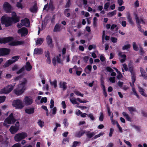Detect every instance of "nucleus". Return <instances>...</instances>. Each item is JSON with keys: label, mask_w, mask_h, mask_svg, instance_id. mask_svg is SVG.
Segmentation results:
<instances>
[{"label": "nucleus", "mask_w": 147, "mask_h": 147, "mask_svg": "<svg viewBox=\"0 0 147 147\" xmlns=\"http://www.w3.org/2000/svg\"><path fill=\"white\" fill-rule=\"evenodd\" d=\"M13 38L12 36H9L3 38H0V43L5 44L9 42V45L10 46H16L23 44L24 42L22 41H13Z\"/></svg>", "instance_id": "f257e3e1"}, {"label": "nucleus", "mask_w": 147, "mask_h": 147, "mask_svg": "<svg viewBox=\"0 0 147 147\" xmlns=\"http://www.w3.org/2000/svg\"><path fill=\"white\" fill-rule=\"evenodd\" d=\"M16 121V120L13 116V113H11L5 119L4 123H3L4 126L8 127L9 125L8 124H13Z\"/></svg>", "instance_id": "f03ea898"}, {"label": "nucleus", "mask_w": 147, "mask_h": 147, "mask_svg": "<svg viewBox=\"0 0 147 147\" xmlns=\"http://www.w3.org/2000/svg\"><path fill=\"white\" fill-rule=\"evenodd\" d=\"M1 20L2 24L4 25L6 27L11 26L13 24L10 17L3 16L1 18Z\"/></svg>", "instance_id": "7ed1b4c3"}, {"label": "nucleus", "mask_w": 147, "mask_h": 147, "mask_svg": "<svg viewBox=\"0 0 147 147\" xmlns=\"http://www.w3.org/2000/svg\"><path fill=\"white\" fill-rule=\"evenodd\" d=\"M26 82V79H23L22 82L18 86L17 88L14 90L13 92H24L26 88L25 86Z\"/></svg>", "instance_id": "20e7f679"}, {"label": "nucleus", "mask_w": 147, "mask_h": 147, "mask_svg": "<svg viewBox=\"0 0 147 147\" xmlns=\"http://www.w3.org/2000/svg\"><path fill=\"white\" fill-rule=\"evenodd\" d=\"M12 106L16 109H22L24 107L22 101L20 99L13 100L12 102Z\"/></svg>", "instance_id": "39448f33"}, {"label": "nucleus", "mask_w": 147, "mask_h": 147, "mask_svg": "<svg viewBox=\"0 0 147 147\" xmlns=\"http://www.w3.org/2000/svg\"><path fill=\"white\" fill-rule=\"evenodd\" d=\"M20 56H15L12 57V59H9L7 60L3 65L4 67H6L9 66L10 65L17 61L19 59Z\"/></svg>", "instance_id": "423d86ee"}, {"label": "nucleus", "mask_w": 147, "mask_h": 147, "mask_svg": "<svg viewBox=\"0 0 147 147\" xmlns=\"http://www.w3.org/2000/svg\"><path fill=\"white\" fill-rule=\"evenodd\" d=\"M26 133L22 132L16 134L14 137L15 140L17 142H19L27 137Z\"/></svg>", "instance_id": "0eeeda50"}, {"label": "nucleus", "mask_w": 147, "mask_h": 147, "mask_svg": "<svg viewBox=\"0 0 147 147\" xmlns=\"http://www.w3.org/2000/svg\"><path fill=\"white\" fill-rule=\"evenodd\" d=\"M12 24H15L19 22L20 17L19 16H18L16 13L14 11L11 13V17H10Z\"/></svg>", "instance_id": "6e6552de"}, {"label": "nucleus", "mask_w": 147, "mask_h": 147, "mask_svg": "<svg viewBox=\"0 0 147 147\" xmlns=\"http://www.w3.org/2000/svg\"><path fill=\"white\" fill-rule=\"evenodd\" d=\"M4 9L6 13H10L11 12L12 7L7 2H5L3 5Z\"/></svg>", "instance_id": "1a4fd4ad"}, {"label": "nucleus", "mask_w": 147, "mask_h": 147, "mask_svg": "<svg viewBox=\"0 0 147 147\" xmlns=\"http://www.w3.org/2000/svg\"><path fill=\"white\" fill-rule=\"evenodd\" d=\"M10 49L5 48H0V56L7 55L9 54Z\"/></svg>", "instance_id": "9d476101"}, {"label": "nucleus", "mask_w": 147, "mask_h": 147, "mask_svg": "<svg viewBox=\"0 0 147 147\" xmlns=\"http://www.w3.org/2000/svg\"><path fill=\"white\" fill-rule=\"evenodd\" d=\"M18 32L22 36H25L28 32V29L25 27H22L18 30Z\"/></svg>", "instance_id": "9b49d317"}, {"label": "nucleus", "mask_w": 147, "mask_h": 147, "mask_svg": "<svg viewBox=\"0 0 147 147\" xmlns=\"http://www.w3.org/2000/svg\"><path fill=\"white\" fill-rule=\"evenodd\" d=\"M14 86L15 85L13 86L11 84L8 85L1 89L0 92H11L13 89Z\"/></svg>", "instance_id": "f8f14e48"}, {"label": "nucleus", "mask_w": 147, "mask_h": 147, "mask_svg": "<svg viewBox=\"0 0 147 147\" xmlns=\"http://www.w3.org/2000/svg\"><path fill=\"white\" fill-rule=\"evenodd\" d=\"M46 42L47 45L51 48H53L54 47V45L53 43L52 38L51 36L48 35L46 38Z\"/></svg>", "instance_id": "ddd939ff"}, {"label": "nucleus", "mask_w": 147, "mask_h": 147, "mask_svg": "<svg viewBox=\"0 0 147 147\" xmlns=\"http://www.w3.org/2000/svg\"><path fill=\"white\" fill-rule=\"evenodd\" d=\"M33 100L32 98L26 96L24 100V102L25 105L26 106L30 105L33 103Z\"/></svg>", "instance_id": "4468645a"}, {"label": "nucleus", "mask_w": 147, "mask_h": 147, "mask_svg": "<svg viewBox=\"0 0 147 147\" xmlns=\"http://www.w3.org/2000/svg\"><path fill=\"white\" fill-rule=\"evenodd\" d=\"M67 84L65 82H60L59 84V87L62 88L63 91H64L67 88Z\"/></svg>", "instance_id": "2eb2a0df"}, {"label": "nucleus", "mask_w": 147, "mask_h": 147, "mask_svg": "<svg viewBox=\"0 0 147 147\" xmlns=\"http://www.w3.org/2000/svg\"><path fill=\"white\" fill-rule=\"evenodd\" d=\"M127 18V20L131 26H133L134 25V22L133 21L132 18L131 16V15L129 12H128L126 14Z\"/></svg>", "instance_id": "dca6fc26"}, {"label": "nucleus", "mask_w": 147, "mask_h": 147, "mask_svg": "<svg viewBox=\"0 0 147 147\" xmlns=\"http://www.w3.org/2000/svg\"><path fill=\"white\" fill-rule=\"evenodd\" d=\"M19 129V128H18L14 126H11L9 129V131L12 134H15Z\"/></svg>", "instance_id": "f3484780"}, {"label": "nucleus", "mask_w": 147, "mask_h": 147, "mask_svg": "<svg viewBox=\"0 0 147 147\" xmlns=\"http://www.w3.org/2000/svg\"><path fill=\"white\" fill-rule=\"evenodd\" d=\"M85 130H81L78 132H76L75 134V136L78 138H80L83 135L86 133Z\"/></svg>", "instance_id": "a211bd4d"}, {"label": "nucleus", "mask_w": 147, "mask_h": 147, "mask_svg": "<svg viewBox=\"0 0 147 147\" xmlns=\"http://www.w3.org/2000/svg\"><path fill=\"white\" fill-rule=\"evenodd\" d=\"M62 26L61 25L59 24H57L55 26L54 29V32H59L61 30L62 28H61Z\"/></svg>", "instance_id": "6ab92c4d"}, {"label": "nucleus", "mask_w": 147, "mask_h": 147, "mask_svg": "<svg viewBox=\"0 0 147 147\" xmlns=\"http://www.w3.org/2000/svg\"><path fill=\"white\" fill-rule=\"evenodd\" d=\"M43 53L42 49L41 48H35L34 52V54L41 55Z\"/></svg>", "instance_id": "aec40b11"}, {"label": "nucleus", "mask_w": 147, "mask_h": 147, "mask_svg": "<svg viewBox=\"0 0 147 147\" xmlns=\"http://www.w3.org/2000/svg\"><path fill=\"white\" fill-rule=\"evenodd\" d=\"M122 53L120 52L119 53V56H120L121 57L123 58L122 59H121L120 60V61L121 63H124L126 59V56L125 54L122 55Z\"/></svg>", "instance_id": "412c9836"}, {"label": "nucleus", "mask_w": 147, "mask_h": 147, "mask_svg": "<svg viewBox=\"0 0 147 147\" xmlns=\"http://www.w3.org/2000/svg\"><path fill=\"white\" fill-rule=\"evenodd\" d=\"M34 108H31L26 109L25 110V113L29 114L33 113L34 112Z\"/></svg>", "instance_id": "4be33fe9"}, {"label": "nucleus", "mask_w": 147, "mask_h": 147, "mask_svg": "<svg viewBox=\"0 0 147 147\" xmlns=\"http://www.w3.org/2000/svg\"><path fill=\"white\" fill-rule=\"evenodd\" d=\"M25 68L26 70L27 71H30L32 68V67L30 64L29 61H27L26 63Z\"/></svg>", "instance_id": "5701e85b"}, {"label": "nucleus", "mask_w": 147, "mask_h": 147, "mask_svg": "<svg viewBox=\"0 0 147 147\" xmlns=\"http://www.w3.org/2000/svg\"><path fill=\"white\" fill-rule=\"evenodd\" d=\"M86 135L87 137L89 138H91L95 134L94 132H92L90 133L89 131H86Z\"/></svg>", "instance_id": "b1692460"}, {"label": "nucleus", "mask_w": 147, "mask_h": 147, "mask_svg": "<svg viewBox=\"0 0 147 147\" xmlns=\"http://www.w3.org/2000/svg\"><path fill=\"white\" fill-rule=\"evenodd\" d=\"M92 70V66L90 65H88L85 68L84 71L87 74H89Z\"/></svg>", "instance_id": "393cba45"}, {"label": "nucleus", "mask_w": 147, "mask_h": 147, "mask_svg": "<svg viewBox=\"0 0 147 147\" xmlns=\"http://www.w3.org/2000/svg\"><path fill=\"white\" fill-rule=\"evenodd\" d=\"M70 11L69 9H66L64 10V15L67 18H69L70 16V13L69 12Z\"/></svg>", "instance_id": "a878e982"}, {"label": "nucleus", "mask_w": 147, "mask_h": 147, "mask_svg": "<svg viewBox=\"0 0 147 147\" xmlns=\"http://www.w3.org/2000/svg\"><path fill=\"white\" fill-rule=\"evenodd\" d=\"M30 11L32 13H36L37 10V7L36 5H34L33 7L30 9Z\"/></svg>", "instance_id": "bb28decb"}, {"label": "nucleus", "mask_w": 147, "mask_h": 147, "mask_svg": "<svg viewBox=\"0 0 147 147\" xmlns=\"http://www.w3.org/2000/svg\"><path fill=\"white\" fill-rule=\"evenodd\" d=\"M43 42V38H39L36 41V45H41Z\"/></svg>", "instance_id": "cd10ccee"}, {"label": "nucleus", "mask_w": 147, "mask_h": 147, "mask_svg": "<svg viewBox=\"0 0 147 147\" xmlns=\"http://www.w3.org/2000/svg\"><path fill=\"white\" fill-rule=\"evenodd\" d=\"M132 45L133 49L136 51H138L139 50V48L138 45L135 42H134L132 43Z\"/></svg>", "instance_id": "c85d7f7f"}, {"label": "nucleus", "mask_w": 147, "mask_h": 147, "mask_svg": "<svg viewBox=\"0 0 147 147\" xmlns=\"http://www.w3.org/2000/svg\"><path fill=\"white\" fill-rule=\"evenodd\" d=\"M122 114L128 121H131V119L128 114H127L125 112H123L122 113Z\"/></svg>", "instance_id": "c756f323"}, {"label": "nucleus", "mask_w": 147, "mask_h": 147, "mask_svg": "<svg viewBox=\"0 0 147 147\" xmlns=\"http://www.w3.org/2000/svg\"><path fill=\"white\" fill-rule=\"evenodd\" d=\"M139 47V48L140 49L139 52L140 53V55H142L144 53V51L143 49V48L142 46V45L141 44L139 43L138 44Z\"/></svg>", "instance_id": "7c9ffc66"}, {"label": "nucleus", "mask_w": 147, "mask_h": 147, "mask_svg": "<svg viewBox=\"0 0 147 147\" xmlns=\"http://www.w3.org/2000/svg\"><path fill=\"white\" fill-rule=\"evenodd\" d=\"M131 79L132 83L134 85L136 80V76L135 73L131 74Z\"/></svg>", "instance_id": "2f4dec72"}, {"label": "nucleus", "mask_w": 147, "mask_h": 147, "mask_svg": "<svg viewBox=\"0 0 147 147\" xmlns=\"http://www.w3.org/2000/svg\"><path fill=\"white\" fill-rule=\"evenodd\" d=\"M23 0H20L19 2H17L16 4V6L19 9L21 8L22 9L23 8V6L21 3Z\"/></svg>", "instance_id": "473e14b6"}, {"label": "nucleus", "mask_w": 147, "mask_h": 147, "mask_svg": "<svg viewBox=\"0 0 147 147\" xmlns=\"http://www.w3.org/2000/svg\"><path fill=\"white\" fill-rule=\"evenodd\" d=\"M50 83L51 85L53 86L55 88H57V80H55L53 81H51L50 80Z\"/></svg>", "instance_id": "72a5a7b5"}, {"label": "nucleus", "mask_w": 147, "mask_h": 147, "mask_svg": "<svg viewBox=\"0 0 147 147\" xmlns=\"http://www.w3.org/2000/svg\"><path fill=\"white\" fill-rule=\"evenodd\" d=\"M131 47L130 45L129 44L125 45L122 47V49L123 50H128Z\"/></svg>", "instance_id": "f704fd0d"}, {"label": "nucleus", "mask_w": 147, "mask_h": 147, "mask_svg": "<svg viewBox=\"0 0 147 147\" xmlns=\"http://www.w3.org/2000/svg\"><path fill=\"white\" fill-rule=\"evenodd\" d=\"M127 109L131 113L132 112L136 111V110L135 108H134L133 107H127Z\"/></svg>", "instance_id": "c9c22d12"}, {"label": "nucleus", "mask_w": 147, "mask_h": 147, "mask_svg": "<svg viewBox=\"0 0 147 147\" xmlns=\"http://www.w3.org/2000/svg\"><path fill=\"white\" fill-rule=\"evenodd\" d=\"M37 123L38 125L41 127H42L43 126H44V122L40 119L38 120L37 122Z\"/></svg>", "instance_id": "e433bc0d"}, {"label": "nucleus", "mask_w": 147, "mask_h": 147, "mask_svg": "<svg viewBox=\"0 0 147 147\" xmlns=\"http://www.w3.org/2000/svg\"><path fill=\"white\" fill-rule=\"evenodd\" d=\"M70 101L74 105L77 104L79 105V103L76 101V99L75 98L74 99H70Z\"/></svg>", "instance_id": "4c0bfd02"}, {"label": "nucleus", "mask_w": 147, "mask_h": 147, "mask_svg": "<svg viewBox=\"0 0 147 147\" xmlns=\"http://www.w3.org/2000/svg\"><path fill=\"white\" fill-rule=\"evenodd\" d=\"M80 143V142L74 141L73 143L72 147H76L77 146H79Z\"/></svg>", "instance_id": "58836bf2"}, {"label": "nucleus", "mask_w": 147, "mask_h": 147, "mask_svg": "<svg viewBox=\"0 0 147 147\" xmlns=\"http://www.w3.org/2000/svg\"><path fill=\"white\" fill-rule=\"evenodd\" d=\"M63 123L65 127H67L68 126L69 123L68 122L67 119H65L63 120Z\"/></svg>", "instance_id": "ea45409f"}, {"label": "nucleus", "mask_w": 147, "mask_h": 147, "mask_svg": "<svg viewBox=\"0 0 147 147\" xmlns=\"http://www.w3.org/2000/svg\"><path fill=\"white\" fill-rule=\"evenodd\" d=\"M116 14V11L114 10V11L109 12L107 13L108 15H109L110 16L112 17L115 15Z\"/></svg>", "instance_id": "a19ab883"}, {"label": "nucleus", "mask_w": 147, "mask_h": 147, "mask_svg": "<svg viewBox=\"0 0 147 147\" xmlns=\"http://www.w3.org/2000/svg\"><path fill=\"white\" fill-rule=\"evenodd\" d=\"M0 142L1 144H3L6 143L7 144H8V143L6 141H3V136L1 135H0Z\"/></svg>", "instance_id": "79ce46f5"}, {"label": "nucleus", "mask_w": 147, "mask_h": 147, "mask_svg": "<svg viewBox=\"0 0 147 147\" xmlns=\"http://www.w3.org/2000/svg\"><path fill=\"white\" fill-rule=\"evenodd\" d=\"M49 8L52 11L54 10V7L53 6V3L51 2V0H50Z\"/></svg>", "instance_id": "37998d69"}, {"label": "nucleus", "mask_w": 147, "mask_h": 147, "mask_svg": "<svg viewBox=\"0 0 147 147\" xmlns=\"http://www.w3.org/2000/svg\"><path fill=\"white\" fill-rule=\"evenodd\" d=\"M104 119V115L102 112L100 113V115L99 117V120L100 121H103Z\"/></svg>", "instance_id": "c03bdc74"}, {"label": "nucleus", "mask_w": 147, "mask_h": 147, "mask_svg": "<svg viewBox=\"0 0 147 147\" xmlns=\"http://www.w3.org/2000/svg\"><path fill=\"white\" fill-rule=\"evenodd\" d=\"M104 134V133H100L99 134L95 135L93 138L94 139H96L100 137L101 136H102Z\"/></svg>", "instance_id": "a18cd8bd"}, {"label": "nucleus", "mask_w": 147, "mask_h": 147, "mask_svg": "<svg viewBox=\"0 0 147 147\" xmlns=\"http://www.w3.org/2000/svg\"><path fill=\"white\" fill-rule=\"evenodd\" d=\"M25 70V67H23L20 69L18 71L16 72V74H19L21 73L23 71Z\"/></svg>", "instance_id": "49530a36"}, {"label": "nucleus", "mask_w": 147, "mask_h": 147, "mask_svg": "<svg viewBox=\"0 0 147 147\" xmlns=\"http://www.w3.org/2000/svg\"><path fill=\"white\" fill-rule=\"evenodd\" d=\"M5 96H0V104L3 102L5 100Z\"/></svg>", "instance_id": "de8ad7c7"}, {"label": "nucleus", "mask_w": 147, "mask_h": 147, "mask_svg": "<svg viewBox=\"0 0 147 147\" xmlns=\"http://www.w3.org/2000/svg\"><path fill=\"white\" fill-rule=\"evenodd\" d=\"M114 131V129L113 128H111L110 129V132L109 134V136L111 137L112 136V134Z\"/></svg>", "instance_id": "09e8293b"}, {"label": "nucleus", "mask_w": 147, "mask_h": 147, "mask_svg": "<svg viewBox=\"0 0 147 147\" xmlns=\"http://www.w3.org/2000/svg\"><path fill=\"white\" fill-rule=\"evenodd\" d=\"M71 4V0H68L65 5V7H69L70 6Z\"/></svg>", "instance_id": "8fccbe9b"}, {"label": "nucleus", "mask_w": 147, "mask_h": 147, "mask_svg": "<svg viewBox=\"0 0 147 147\" xmlns=\"http://www.w3.org/2000/svg\"><path fill=\"white\" fill-rule=\"evenodd\" d=\"M133 69L134 68L132 66H129V72L131 73V74H132V73H135L133 71Z\"/></svg>", "instance_id": "3c124183"}, {"label": "nucleus", "mask_w": 147, "mask_h": 147, "mask_svg": "<svg viewBox=\"0 0 147 147\" xmlns=\"http://www.w3.org/2000/svg\"><path fill=\"white\" fill-rule=\"evenodd\" d=\"M139 21L140 24L141 23L145 25L146 24L144 20L143 19L142 17H140L139 19Z\"/></svg>", "instance_id": "603ef678"}, {"label": "nucleus", "mask_w": 147, "mask_h": 147, "mask_svg": "<svg viewBox=\"0 0 147 147\" xmlns=\"http://www.w3.org/2000/svg\"><path fill=\"white\" fill-rule=\"evenodd\" d=\"M51 111H52V114L54 115H55L56 114L57 111L56 107H53L51 110Z\"/></svg>", "instance_id": "864d4df0"}, {"label": "nucleus", "mask_w": 147, "mask_h": 147, "mask_svg": "<svg viewBox=\"0 0 147 147\" xmlns=\"http://www.w3.org/2000/svg\"><path fill=\"white\" fill-rule=\"evenodd\" d=\"M47 101V99L46 97H45L44 98H42L40 100V102L42 103L43 102L46 103Z\"/></svg>", "instance_id": "5fc2aeb1"}, {"label": "nucleus", "mask_w": 147, "mask_h": 147, "mask_svg": "<svg viewBox=\"0 0 147 147\" xmlns=\"http://www.w3.org/2000/svg\"><path fill=\"white\" fill-rule=\"evenodd\" d=\"M109 80L111 82L113 83H115V78L114 77H110Z\"/></svg>", "instance_id": "6e6d98bb"}, {"label": "nucleus", "mask_w": 147, "mask_h": 147, "mask_svg": "<svg viewBox=\"0 0 147 147\" xmlns=\"http://www.w3.org/2000/svg\"><path fill=\"white\" fill-rule=\"evenodd\" d=\"M141 75L144 78L147 80V74L145 71L143 73L141 74Z\"/></svg>", "instance_id": "4d7b16f0"}, {"label": "nucleus", "mask_w": 147, "mask_h": 147, "mask_svg": "<svg viewBox=\"0 0 147 147\" xmlns=\"http://www.w3.org/2000/svg\"><path fill=\"white\" fill-rule=\"evenodd\" d=\"M111 41L113 43H116L117 42V39L114 37H111Z\"/></svg>", "instance_id": "13d9d810"}, {"label": "nucleus", "mask_w": 147, "mask_h": 147, "mask_svg": "<svg viewBox=\"0 0 147 147\" xmlns=\"http://www.w3.org/2000/svg\"><path fill=\"white\" fill-rule=\"evenodd\" d=\"M106 69L107 71L109 72H111L113 71V70L110 67H107L106 68Z\"/></svg>", "instance_id": "bf43d9fd"}, {"label": "nucleus", "mask_w": 147, "mask_h": 147, "mask_svg": "<svg viewBox=\"0 0 147 147\" xmlns=\"http://www.w3.org/2000/svg\"><path fill=\"white\" fill-rule=\"evenodd\" d=\"M88 116L90 118V119L92 121L94 120L95 119L92 113H90L89 115H88Z\"/></svg>", "instance_id": "052dcab7"}, {"label": "nucleus", "mask_w": 147, "mask_h": 147, "mask_svg": "<svg viewBox=\"0 0 147 147\" xmlns=\"http://www.w3.org/2000/svg\"><path fill=\"white\" fill-rule=\"evenodd\" d=\"M43 89L44 90L45 89L47 91L49 90V86L48 84H46L44 85L43 87Z\"/></svg>", "instance_id": "680f3d73"}, {"label": "nucleus", "mask_w": 147, "mask_h": 147, "mask_svg": "<svg viewBox=\"0 0 147 147\" xmlns=\"http://www.w3.org/2000/svg\"><path fill=\"white\" fill-rule=\"evenodd\" d=\"M109 3L107 2L104 5V9H107L109 6Z\"/></svg>", "instance_id": "e2e57ef3"}, {"label": "nucleus", "mask_w": 147, "mask_h": 147, "mask_svg": "<svg viewBox=\"0 0 147 147\" xmlns=\"http://www.w3.org/2000/svg\"><path fill=\"white\" fill-rule=\"evenodd\" d=\"M125 9V7L124 6L119 7L118 8V10L119 11H122Z\"/></svg>", "instance_id": "0e129e2a"}, {"label": "nucleus", "mask_w": 147, "mask_h": 147, "mask_svg": "<svg viewBox=\"0 0 147 147\" xmlns=\"http://www.w3.org/2000/svg\"><path fill=\"white\" fill-rule=\"evenodd\" d=\"M11 147H21V145L20 143H17L13 145Z\"/></svg>", "instance_id": "69168bd1"}, {"label": "nucleus", "mask_w": 147, "mask_h": 147, "mask_svg": "<svg viewBox=\"0 0 147 147\" xmlns=\"http://www.w3.org/2000/svg\"><path fill=\"white\" fill-rule=\"evenodd\" d=\"M18 66L17 65L15 64L12 68V71H14L18 69Z\"/></svg>", "instance_id": "338daca9"}, {"label": "nucleus", "mask_w": 147, "mask_h": 147, "mask_svg": "<svg viewBox=\"0 0 147 147\" xmlns=\"http://www.w3.org/2000/svg\"><path fill=\"white\" fill-rule=\"evenodd\" d=\"M118 74L117 76V78L118 79L120 80L121 78L123 77V76L121 72H120Z\"/></svg>", "instance_id": "774afa93"}]
</instances>
